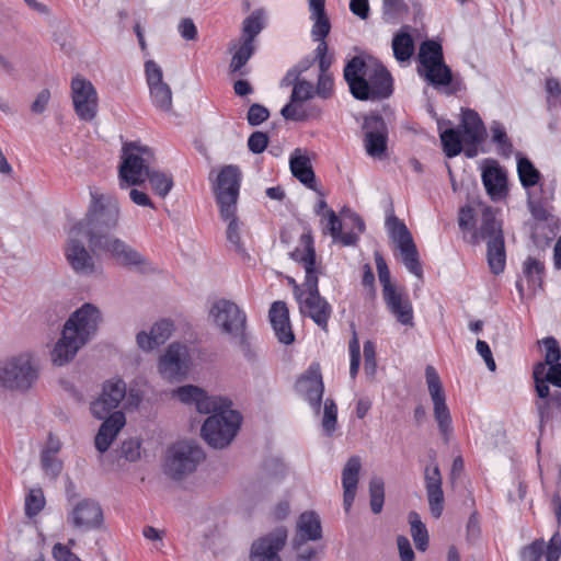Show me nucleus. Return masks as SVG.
<instances>
[{
	"mask_svg": "<svg viewBox=\"0 0 561 561\" xmlns=\"http://www.w3.org/2000/svg\"><path fill=\"white\" fill-rule=\"evenodd\" d=\"M101 321V311L90 302L73 311L65 322L61 336L51 351L54 365L64 366L71 362L79 350L95 335Z\"/></svg>",
	"mask_w": 561,
	"mask_h": 561,
	"instance_id": "f257e3e1",
	"label": "nucleus"
},
{
	"mask_svg": "<svg viewBox=\"0 0 561 561\" xmlns=\"http://www.w3.org/2000/svg\"><path fill=\"white\" fill-rule=\"evenodd\" d=\"M119 218L121 208L116 197L90 188V203L87 213L71 227L75 228V232H83L90 249H92L114 236L113 231L118 228Z\"/></svg>",
	"mask_w": 561,
	"mask_h": 561,
	"instance_id": "f03ea898",
	"label": "nucleus"
},
{
	"mask_svg": "<svg viewBox=\"0 0 561 561\" xmlns=\"http://www.w3.org/2000/svg\"><path fill=\"white\" fill-rule=\"evenodd\" d=\"M231 404L229 399H220V402L215 404L216 409L211 410L202 426V437L214 448L227 447L241 426L242 416L238 411L231 409Z\"/></svg>",
	"mask_w": 561,
	"mask_h": 561,
	"instance_id": "7ed1b4c3",
	"label": "nucleus"
},
{
	"mask_svg": "<svg viewBox=\"0 0 561 561\" xmlns=\"http://www.w3.org/2000/svg\"><path fill=\"white\" fill-rule=\"evenodd\" d=\"M553 187L539 186V192L528 191L527 206L531 216L538 221L533 232L536 245L548 244L559 232V219L552 214L550 203L553 199Z\"/></svg>",
	"mask_w": 561,
	"mask_h": 561,
	"instance_id": "20e7f679",
	"label": "nucleus"
},
{
	"mask_svg": "<svg viewBox=\"0 0 561 561\" xmlns=\"http://www.w3.org/2000/svg\"><path fill=\"white\" fill-rule=\"evenodd\" d=\"M151 148L138 141H127L122 148V161L118 165L119 187L141 186L145 184L144 173L151 169L153 160Z\"/></svg>",
	"mask_w": 561,
	"mask_h": 561,
	"instance_id": "39448f33",
	"label": "nucleus"
},
{
	"mask_svg": "<svg viewBox=\"0 0 561 561\" xmlns=\"http://www.w3.org/2000/svg\"><path fill=\"white\" fill-rule=\"evenodd\" d=\"M210 316L214 322L224 333L237 340L240 350L247 357L251 356L249 336L245 333L247 316L232 301L227 299L217 300L211 309Z\"/></svg>",
	"mask_w": 561,
	"mask_h": 561,
	"instance_id": "423d86ee",
	"label": "nucleus"
},
{
	"mask_svg": "<svg viewBox=\"0 0 561 561\" xmlns=\"http://www.w3.org/2000/svg\"><path fill=\"white\" fill-rule=\"evenodd\" d=\"M319 279L296 286L295 299L304 317L310 318L320 329L328 332V323L332 316V306L320 295Z\"/></svg>",
	"mask_w": 561,
	"mask_h": 561,
	"instance_id": "0eeeda50",
	"label": "nucleus"
},
{
	"mask_svg": "<svg viewBox=\"0 0 561 561\" xmlns=\"http://www.w3.org/2000/svg\"><path fill=\"white\" fill-rule=\"evenodd\" d=\"M38 377L33 356L23 353L0 364V385L10 390L26 391Z\"/></svg>",
	"mask_w": 561,
	"mask_h": 561,
	"instance_id": "6e6552de",
	"label": "nucleus"
},
{
	"mask_svg": "<svg viewBox=\"0 0 561 561\" xmlns=\"http://www.w3.org/2000/svg\"><path fill=\"white\" fill-rule=\"evenodd\" d=\"M204 458L203 449L195 442H179L169 449L164 472L174 480H181L195 471Z\"/></svg>",
	"mask_w": 561,
	"mask_h": 561,
	"instance_id": "1a4fd4ad",
	"label": "nucleus"
},
{
	"mask_svg": "<svg viewBox=\"0 0 561 561\" xmlns=\"http://www.w3.org/2000/svg\"><path fill=\"white\" fill-rule=\"evenodd\" d=\"M393 93V79L389 70L378 60L359 82L353 98L358 101H381Z\"/></svg>",
	"mask_w": 561,
	"mask_h": 561,
	"instance_id": "9d476101",
	"label": "nucleus"
},
{
	"mask_svg": "<svg viewBox=\"0 0 561 561\" xmlns=\"http://www.w3.org/2000/svg\"><path fill=\"white\" fill-rule=\"evenodd\" d=\"M241 176L240 168L234 164L225 165L219 171L214 192L220 217L228 218L232 215V210L237 209Z\"/></svg>",
	"mask_w": 561,
	"mask_h": 561,
	"instance_id": "9b49d317",
	"label": "nucleus"
},
{
	"mask_svg": "<svg viewBox=\"0 0 561 561\" xmlns=\"http://www.w3.org/2000/svg\"><path fill=\"white\" fill-rule=\"evenodd\" d=\"M91 250L93 252H104L119 266L125 268L136 270L140 273H146L150 270L148 260L139 251L115 234L102 241L101 245H96Z\"/></svg>",
	"mask_w": 561,
	"mask_h": 561,
	"instance_id": "f8f14e48",
	"label": "nucleus"
},
{
	"mask_svg": "<svg viewBox=\"0 0 561 561\" xmlns=\"http://www.w3.org/2000/svg\"><path fill=\"white\" fill-rule=\"evenodd\" d=\"M387 226L391 238L396 241L400 250L404 266L410 273L422 278L423 268L417 248L410 230L402 220L393 215L387 219Z\"/></svg>",
	"mask_w": 561,
	"mask_h": 561,
	"instance_id": "ddd939ff",
	"label": "nucleus"
},
{
	"mask_svg": "<svg viewBox=\"0 0 561 561\" xmlns=\"http://www.w3.org/2000/svg\"><path fill=\"white\" fill-rule=\"evenodd\" d=\"M190 359L186 345L179 342L171 343L159 358V374L167 381H181L188 373Z\"/></svg>",
	"mask_w": 561,
	"mask_h": 561,
	"instance_id": "4468645a",
	"label": "nucleus"
},
{
	"mask_svg": "<svg viewBox=\"0 0 561 561\" xmlns=\"http://www.w3.org/2000/svg\"><path fill=\"white\" fill-rule=\"evenodd\" d=\"M365 149L368 156L382 158L388 149V127L378 112L364 117L363 123Z\"/></svg>",
	"mask_w": 561,
	"mask_h": 561,
	"instance_id": "2eb2a0df",
	"label": "nucleus"
},
{
	"mask_svg": "<svg viewBox=\"0 0 561 561\" xmlns=\"http://www.w3.org/2000/svg\"><path fill=\"white\" fill-rule=\"evenodd\" d=\"M68 234L65 256L70 267L78 275H93L96 271V264L91 252L81 240V237H84L83 232H75V228L71 227Z\"/></svg>",
	"mask_w": 561,
	"mask_h": 561,
	"instance_id": "dca6fc26",
	"label": "nucleus"
},
{
	"mask_svg": "<svg viewBox=\"0 0 561 561\" xmlns=\"http://www.w3.org/2000/svg\"><path fill=\"white\" fill-rule=\"evenodd\" d=\"M67 522L81 531L96 530L104 523L103 510L98 501L85 497L73 505L67 515Z\"/></svg>",
	"mask_w": 561,
	"mask_h": 561,
	"instance_id": "f3484780",
	"label": "nucleus"
},
{
	"mask_svg": "<svg viewBox=\"0 0 561 561\" xmlns=\"http://www.w3.org/2000/svg\"><path fill=\"white\" fill-rule=\"evenodd\" d=\"M71 96L78 117L91 122L98 112V93L93 84L82 77H75L71 81Z\"/></svg>",
	"mask_w": 561,
	"mask_h": 561,
	"instance_id": "a211bd4d",
	"label": "nucleus"
},
{
	"mask_svg": "<svg viewBox=\"0 0 561 561\" xmlns=\"http://www.w3.org/2000/svg\"><path fill=\"white\" fill-rule=\"evenodd\" d=\"M288 531L284 526L254 540L250 549V561H282L279 551L286 545Z\"/></svg>",
	"mask_w": 561,
	"mask_h": 561,
	"instance_id": "6ab92c4d",
	"label": "nucleus"
},
{
	"mask_svg": "<svg viewBox=\"0 0 561 561\" xmlns=\"http://www.w3.org/2000/svg\"><path fill=\"white\" fill-rule=\"evenodd\" d=\"M297 389L309 402L316 414L321 411L324 385L319 365H311L297 381Z\"/></svg>",
	"mask_w": 561,
	"mask_h": 561,
	"instance_id": "aec40b11",
	"label": "nucleus"
},
{
	"mask_svg": "<svg viewBox=\"0 0 561 561\" xmlns=\"http://www.w3.org/2000/svg\"><path fill=\"white\" fill-rule=\"evenodd\" d=\"M417 71L428 84L435 88L447 87L449 94H456L465 89L461 78L453 73L445 60L423 69L417 68Z\"/></svg>",
	"mask_w": 561,
	"mask_h": 561,
	"instance_id": "412c9836",
	"label": "nucleus"
},
{
	"mask_svg": "<svg viewBox=\"0 0 561 561\" xmlns=\"http://www.w3.org/2000/svg\"><path fill=\"white\" fill-rule=\"evenodd\" d=\"M305 231L299 239L304 250L296 248L289 253V257L302 264L306 273L304 283H309L310 280L318 279L319 271L317 268V253L310 227L306 226Z\"/></svg>",
	"mask_w": 561,
	"mask_h": 561,
	"instance_id": "4be33fe9",
	"label": "nucleus"
},
{
	"mask_svg": "<svg viewBox=\"0 0 561 561\" xmlns=\"http://www.w3.org/2000/svg\"><path fill=\"white\" fill-rule=\"evenodd\" d=\"M314 94V87L311 82L306 80L297 82L293 88L290 101L280 110V115L286 121H308L309 117L312 116L313 114L308 113L307 111H299L298 104L312 99Z\"/></svg>",
	"mask_w": 561,
	"mask_h": 561,
	"instance_id": "5701e85b",
	"label": "nucleus"
},
{
	"mask_svg": "<svg viewBox=\"0 0 561 561\" xmlns=\"http://www.w3.org/2000/svg\"><path fill=\"white\" fill-rule=\"evenodd\" d=\"M322 538V526L319 515L313 511L300 514L296 524V534L293 538V548H301L307 541H316Z\"/></svg>",
	"mask_w": 561,
	"mask_h": 561,
	"instance_id": "b1692460",
	"label": "nucleus"
},
{
	"mask_svg": "<svg viewBox=\"0 0 561 561\" xmlns=\"http://www.w3.org/2000/svg\"><path fill=\"white\" fill-rule=\"evenodd\" d=\"M185 404H194L199 413H210L215 410V404L220 402L222 397H209L205 390L194 385L181 386L172 391Z\"/></svg>",
	"mask_w": 561,
	"mask_h": 561,
	"instance_id": "393cba45",
	"label": "nucleus"
},
{
	"mask_svg": "<svg viewBox=\"0 0 561 561\" xmlns=\"http://www.w3.org/2000/svg\"><path fill=\"white\" fill-rule=\"evenodd\" d=\"M268 318L278 342L289 345L295 334L289 320V310L285 301H274L268 310Z\"/></svg>",
	"mask_w": 561,
	"mask_h": 561,
	"instance_id": "a878e982",
	"label": "nucleus"
},
{
	"mask_svg": "<svg viewBox=\"0 0 561 561\" xmlns=\"http://www.w3.org/2000/svg\"><path fill=\"white\" fill-rule=\"evenodd\" d=\"M424 480L430 511L435 518H439L444 510V492L438 465L425 468Z\"/></svg>",
	"mask_w": 561,
	"mask_h": 561,
	"instance_id": "bb28decb",
	"label": "nucleus"
},
{
	"mask_svg": "<svg viewBox=\"0 0 561 561\" xmlns=\"http://www.w3.org/2000/svg\"><path fill=\"white\" fill-rule=\"evenodd\" d=\"M482 183L493 201L500 199L507 194L506 173L495 160H488L486 165L482 170Z\"/></svg>",
	"mask_w": 561,
	"mask_h": 561,
	"instance_id": "cd10ccee",
	"label": "nucleus"
},
{
	"mask_svg": "<svg viewBox=\"0 0 561 561\" xmlns=\"http://www.w3.org/2000/svg\"><path fill=\"white\" fill-rule=\"evenodd\" d=\"M125 423L126 417L122 411H116L105 421L103 420V423L101 424L94 438V445L98 451L103 454L110 448L119 431L124 427Z\"/></svg>",
	"mask_w": 561,
	"mask_h": 561,
	"instance_id": "c85d7f7f",
	"label": "nucleus"
},
{
	"mask_svg": "<svg viewBox=\"0 0 561 561\" xmlns=\"http://www.w3.org/2000/svg\"><path fill=\"white\" fill-rule=\"evenodd\" d=\"M390 312L403 325H413V308L408 295L397 288L382 294Z\"/></svg>",
	"mask_w": 561,
	"mask_h": 561,
	"instance_id": "c756f323",
	"label": "nucleus"
},
{
	"mask_svg": "<svg viewBox=\"0 0 561 561\" xmlns=\"http://www.w3.org/2000/svg\"><path fill=\"white\" fill-rule=\"evenodd\" d=\"M289 167L293 175L306 187L323 196L317 187V180L309 157L301 154L300 149H296L289 159Z\"/></svg>",
	"mask_w": 561,
	"mask_h": 561,
	"instance_id": "7c9ffc66",
	"label": "nucleus"
},
{
	"mask_svg": "<svg viewBox=\"0 0 561 561\" xmlns=\"http://www.w3.org/2000/svg\"><path fill=\"white\" fill-rule=\"evenodd\" d=\"M503 234L502 221L496 219L495 209L491 206H485L482 209L481 225L479 229H473L471 242L477 244L480 240L495 238Z\"/></svg>",
	"mask_w": 561,
	"mask_h": 561,
	"instance_id": "2f4dec72",
	"label": "nucleus"
},
{
	"mask_svg": "<svg viewBox=\"0 0 561 561\" xmlns=\"http://www.w3.org/2000/svg\"><path fill=\"white\" fill-rule=\"evenodd\" d=\"M371 66H369L360 55L353 56L346 61L343 69V78L347 83L352 95L355 93L359 82L365 78Z\"/></svg>",
	"mask_w": 561,
	"mask_h": 561,
	"instance_id": "473e14b6",
	"label": "nucleus"
},
{
	"mask_svg": "<svg viewBox=\"0 0 561 561\" xmlns=\"http://www.w3.org/2000/svg\"><path fill=\"white\" fill-rule=\"evenodd\" d=\"M461 126L463 128L467 144L476 146L482 141L485 127L481 117L476 111L470 108L462 111Z\"/></svg>",
	"mask_w": 561,
	"mask_h": 561,
	"instance_id": "72a5a7b5",
	"label": "nucleus"
},
{
	"mask_svg": "<svg viewBox=\"0 0 561 561\" xmlns=\"http://www.w3.org/2000/svg\"><path fill=\"white\" fill-rule=\"evenodd\" d=\"M486 259L492 274L499 275L504 271L506 264L504 236L499 234L497 237L488 240Z\"/></svg>",
	"mask_w": 561,
	"mask_h": 561,
	"instance_id": "f704fd0d",
	"label": "nucleus"
},
{
	"mask_svg": "<svg viewBox=\"0 0 561 561\" xmlns=\"http://www.w3.org/2000/svg\"><path fill=\"white\" fill-rule=\"evenodd\" d=\"M264 20L265 12L262 9L254 10L250 15H248L243 21L240 42L254 44L255 37L265 26Z\"/></svg>",
	"mask_w": 561,
	"mask_h": 561,
	"instance_id": "c9c22d12",
	"label": "nucleus"
},
{
	"mask_svg": "<svg viewBox=\"0 0 561 561\" xmlns=\"http://www.w3.org/2000/svg\"><path fill=\"white\" fill-rule=\"evenodd\" d=\"M440 61H444L442 44L433 39L424 41L419 49V68L423 69Z\"/></svg>",
	"mask_w": 561,
	"mask_h": 561,
	"instance_id": "e433bc0d",
	"label": "nucleus"
},
{
	"mask_svg": "<svg viewBox=\"0 0 561 561\" xmlns=\"http://www.w3.org/2000/svg\"><path fill=\"white\" fill-rule=\"evenodd\" d=\"M523 274L533 291L542 288L545 275V265L542 262L533 256H528L523 264Z\"/></svg>",
	"mask_w": 561,
	"mask_h": 561,
	"instance_id": "4c0bfd02",
	"label": "nucleus"
},
{
	"mask_svg": "<svg viewBox=\"0 0 561 561\" xmlns=\"http://www.w3.org/2000/svg\"><path fill=\"white\" fill-rule=\"evenodd\" d=\"M234 54L232 55L229 70L231 73H238L240 76H244L247 72L243 71V67L247 65L249 59L253 56L255 53V44H250L247 42H240L239 47L237 48V45H233L229 48V50H233Z\"/></svg>",
	"mask_w": 561,
	"mask_h": 561,
	"instance_id": "58836bf2",
	"label": "nucleus"
},
{
	"mask_svg": "<svg viewBox=\"0 0 561 561\" xmlns=\"http://www.w3.org/2000/svg\"><path fill=\"white\" fill-rule=\"evenodd\" d=\"M144 176L145 181H149L154 194L161 198H164L174 185L172 175L159 170H147V172L144 173Z\"/></svg>",
	"mask_w": 561,
	"mask_h": 561,
	"instance_id": "ea45409f",
	"label": "nucleus"
},
{
	"mask_svg": "<svg viewBox=\"0 0 561 561\" xmlns=\"http://www.w3.org/2000/svg\"><path fill=\"white\" fill-rule=\"evenodd\" d=\"M393 55L398 61H408L414 51V42L408 32L401 30L392 39Z\"/></svg>",
	"mask_w": 561,
	"mask_h": 561,
	"instance_id": "a19ab883",
	"label": "nucleus"
},
{
	"mask_svg": "<svg viewBox=\"0 0 561 561\" xmlns=\"http://www.w3.org/2000/svg\"><path fill=\"white\" fill-rule=\"evenodd\" d=\"M101 396L105 398L111 408H117L126 397L125 381L121 378L105 381Z\"/></svg>",
	"mask_w": 561,
	"mask_h": 561,
	"instance_id": "79ce46f5",
	"label": "nucleus"
},
{
	"mask_svg": "<svg viewBox=\"0 0 561 561\" xmlns=\"http://www.w3.org/2000/svg\"><path fill=\"white\" fill-rule=\"evenodd\" d=\"M101 396L105 398L111 408H117L126 397L125 381L121 378L105 381Z\"/></svg>",
	"mask_w": 561,
	"mask_h": 561,
	"instance_id": "37998d69",
	"label": "nucleus"
},
{
	"mask_svg": "<svg viewBox=\"0 0 561 561\" xmlns=\"http://www.w3.org/2000/svg\"><path fill=\"white\" fill-rule=\"evenodd\" d=\"M101 396L105 398L111 408H117L126 397L125 381L121 378L105 381Z\"/></svg>",
	"mask_w": 561,
	"mask_h": 561,
	"instance_id": "c03bdc74",
	"label": "nucleus"
},
{
	"mask_svg": "<svg viewBox=\"0 0 561 561\" xmlns=\"http://www.w3.org/2000/svg\"><path fill=\"white\" fill-rule=\"evenodd\" d=\"M517 173L522 185L527 190L536 186L541 178L540 172L535 168L534 163L526 157L518 158Z\"/></svg>",
	"mask_w": 561,
	"mask_h": 561,
	"instance_id": "a18cd8bd",
	"label": "nucleus"
},
{
	"mask_svg": "<svg viewBox=\"0 0 561 561\" xmlns=\"http://www.w3.org/2000/svg\"><path fill=\"white\" fill-rule=\"evenodd\" d=\"M434 405V417L438 425V431L443 436L444 440L448 443L450 434L453 432L451 415L446 404V399L433 402Z\"/></svg>",
	"mask_w": 561,
	"mask_h": 561,
	"instance_id": "49530a36",
	"label": "nucleus"
},
{
	"mask_svg": "<svg viewBox=\"0 0 561 561\" xmlns=\"http://www.w3.org/2000/svg\"><path fill=\"white\" fill-rule=\"evenodd\" d=\"M439 137L446 157L454 158L462 151L461 133L458 129L447 128Z\"/></svg>",
	"mask_w": 561,
	"mask_h": 561,
	"instance_id": "de8ad7c7",
	"label": "nucleus"
},
{
	"mask_svg": "<svg viewBox=\"0 0 561 561\" xmlns=\"http://www.w3.org/2000/svg\"><path fill=\"white\" fill-rule=\"evenodd\" d=\"M149 90L152 103L158 110L162 112L172 110V91L168 83L150 87Z\"/></svg>",
	"mask_w": 561,
	"mask_h": 561,
	"instance_id": "09e8293b",
	"label": "nucleus"
},
{
	"mask_svg": "<svg viewBox=\"0 0 561 561\" xmlns=\"http://www.w3.org/2000/svg\"><path fill=\"white\" fill-rule=\"evenodd\" d=\"M492 141L496 144L497 151L501 156L508 158L513 152V144L510 140L504 126L494 121L491 125Z\"/></svg>",
	"mask_w": 561,
	"mask_h": 561,
	"instance_id": "8fccbe9b",
	"label": "nucleus"
},
{
	"mask_svg": "<svg viewBox=\"0 0 561 561\" xmlns=\"http://www.w3.org/2000/svg\"><path fill=\"white\" fill-rule=\"evenodd\" d=\"M237 209L232 210V215L228 218L221 217L222 220L229 221L227 227V240L232 249L239 254H247L240 237V222L236 215Z\"/></svg>",
	"mask_w": 561,
	"mask_h": 561,
	"instance_id": "3c124183",
	"label": "nucleus"
},
{
	"mask_svg": "<svg viewBox=\"0 0 561 561\" xmlns=\"http://www.w3.org/2000/svg\"><path fill=\"white\" fill-rule=\"evenodd\" d=\"M370 508L374 514L382 511L385 503V482L380 477H373L369 482Z\"/></svg>",
	"mask_w": 561,
	"mask_h": 561,
	"instance_id": "603ef678",
	"label": "nucleus"
},
{
	"mask_svg": "<svg viewBox=\"0 0 561 561\" xmlns=\"http://www.w3.org/2000/svg\"><path fill=\"white\" fill-rule=\"evenodd\" d=\"M362 468L360 458L358 456H352L342 472V484L343 488H356L359 480V471Z\"/></svg>",
	"mask_w": 561,
	"mask_h": 561,
	"instance_id": "864d4df0",
	"label": "nucleus"
},
{
	"mask_svg": "<svg viewBox=\"0 0 561 561\" xmlns=\"http://www.w3.org/2000/svg\"><path fill=\"white\" fill-rule=\"evenodd\" d=\"M337 424V407L333 399L327 398L323 407L322 428L327 436H332Z\"/></svg>",
	"mask_w": 561,
	"mask_h": 561,
	"instance_id": "5fc2aeb1",
	"label": "nucleus"
},
{
	"mask_svg": "<svg viewBox=\"0 0 561 561\" xmlns=\"http://www.w3.org/2000/svg\"><path fill=\"white\" fill-rule=\"evenodd\" d=\"M425 377L428 391L433 402L445 400V393L442 387L440 378L433 366H427L425 369Z\"/></svg>",
	"mask_w": 561,
	"mask_h": 561,
	"instance_id": "6e6d98bb",
	"label": "nucleus"
},
{
	"mask_svg": "<svg viewBox=\"0 0 561 561\" xmlns=\"http://www.w3.org/2000/svg\"><path fill=\"white\" fill-rule=\"evenodd\" d=\"M45 506L42 489H32L25 496V515L30 518L36 516Z\"/></svg>",
	"mask_w": 561,
	"mask_h": 561,
	"instance_id": "4d7b16f0",
	"label": "nucleus"
},
{
	"mask_svg": "<svg viewBox=\"0 0 561 561\" xmlns=\"http://www.w3.org/2000/svg\"><path fill=\"white\" fill-rule=\"evenodd\" d=\"M313 21L311 37L314 42L327 43L325 38L331 31V22L328 14L310 16Z\"/></svg>",
	"mask_w": 561,
	"mask_h": 561,
	"instance_id": "13d9d810",
	"label": "nucleus"
},
{
	"mask_svg": "<svg viewBox=\"0 0 561 561\" xmlns=\"http://www.w3.org/2000/svg\"><path fill=\"white\" fill-rule=\"evenodd\" d=\"M535 408H536L537 415L539 419L538 430H539L540 436H542L547 423L550 422L554 417V411H553L554 405L550 399H546V400H537L535 402Z\"/></svg>",
	"mask_w": 561,
	"mask_h": 561,
	"instance_id": "bf43d9fd",
	"label": "nucleus"
},
{
	"mask_svg": "<svg viewBox=\"0 0 561 561\" xmlns=\"http://www.w3.org/2000/svg\"><path fill=\"white\" fill-rule=\"evenodd\" d=\"M547 92V110L552 112L553 108L561 106V82L556 78L546 80Z\"/></svg>",
	"mask_w": 561,
	"mask_h": 561,
	"instance_id": "052dcab7",
	"label": "nucleus"
},
{
	"mask_svg": "<svg viewBox=\"0 0 561 561\" xmlns=\"http://www.w3.org/2000/svg\"><path fill=\"white\" fill-rule=\"evenodd\" d=\"M321 224L323 225V233H329L333 240L336 241L337 237L341 234L342 222L333 209H327V213L323 214V218L321 219Z\"/></svg>",
	"mask_w": 561,
	"mask_h": 561,
	"instance_id": "680f3d73",
	"label": "nucleus"
},
{
	"mask_svg": "<svg viewBox=\"0 0 561 561\" xmlns=\"http://www.w3.org/2000/svg\"><path fill=\"white\" fill-rule=\"evenodd\" d=\"M41 463L46 476L55 480L62 469V462L56 457L50 455L49 451L41 453Z\"/></svg>",
	"mask_w": 561,
	"mask_h": 561,
	"instance_id": "e2e57ef3",
	"label": "nucleus"
},
{
	"mask_svg": "<svg viewBox=\"0 0 561 561\" xmlns=\"http://www.w3.org/2000/svg\"><path fill=\"white\" fill-rule=\"evenodd\" d=\"M375 262L379 282L382 285V294L394 289L396 287L391 283L390 271L388 268L387 262L379 252H375Z\"/></svg>",
	"mask_w": 561,
	"mask_h": 561,
	"instance_id": "0e129e2a",
	"label": "nucleus"
},
{
	"mask_svg": "<svg viewBox=\"0 0 561 561\" xmlns=\"http://www.w3.org/2000/svg\"><path fill=\"white\" fill-rule=\"evenodd\" d=\"M173 329L174 325L171 320L162 319L156 322L150 330L153 334V339L156 340V344H158V346L164 344L171 336Z\"/></svg>",
	"mask_w": 561,
	"mask_h": 561,
	"instance_id": "69168bd1",
	"label": "nucleus"
},
{
	"mask_svg": "<svg viewBox=\"0 0 561 561\" xmlns=\"http://www.w3.org/2000/svg\"><path fill=\"white\" fill-rule=\"evenodd\" d=\"M270 117V111L267 107L260 103H253L250 105L247 113V121L250 126H259Z\"/></svg>",
	"mask_w": 561,
	"mask_h": 561,
	"instance_id": "338daca9",
	"label": "nucleus"
},
{
	"mask_svg": "<svg viewBox=\"0 0 561 561\" xmlns=\"http://www.w3.org/2000/svg\"><path fill=\"white\" fill-rule=\"evenodd\" d=\"M543 539H536L530 545L524 547L520 552L523 561H541L543 554Z\"/></svg>",
	"mask_w": 561,
	"mask_h": 561,
	"instance_id": "774afa93",
	"label": "nucleus"
}]
</instances>
